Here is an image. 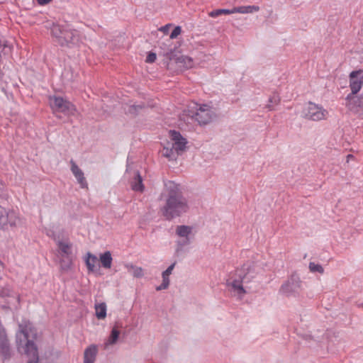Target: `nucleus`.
I'll use <instances>...</instances> for the list:
<instances>
[{
  "label": "nucleus",
  "mask_w": 363,
  "mask_h": 363,
  "mask_svg": "<svg viewBox=\"0 0 363 363\" xmlns=\"http://www.w3.org/2000/svg\"><path fill=\"white\" fill-rule=\"evenodd\" d=\"M49 104L55 113H62L66 116H74L77 112L75 106L61 96H50Z\"/></svg>",
  "instance_id": "obj_9"
},
{
  "label": "nucleus",
  "mask_w": 363,
  "mask_h": 363,
  "mask_svg": "<svg viewBox=\"0 0 363 363\" xmlns=\"http://www.w3.org/2000/svg\"><path fill=\"white\" fill-rule=\"evenodd\" d=\"M234 13V8L231 9H216L213 10L209 13V16L212 18H216L220 15L225 14V15H230Z\"/></svg>",
  "instance_id": "obj_26"
},
{
  "label": "nucleus",
  "mask_w": 363,
  "mask_h": 363,
  "mask_svg": "<svg viewBox=\"0 0 363 363\" xmlns=\"http://www.w3.org/2000/svg\"><path fill=\"white\" fill-rule=\"evenodd\" d=\"M97 352V347L94 345H91L86 348L84 352V363H94Z\"/></svg>",
  "instance_id": "obj_18"
},
{
  "label": "nucleus",
  "mask_w": 363,
  "mask_h": 363,
  "mask_svg": "<svg viewBox=\"0 0 363 363\" xmlns=\"http://www.w3.org/2000/svg\"><path fill=\"white\" fill-rule=\"evenodd\" d=\"M119 335H120L119 330H118V328L116 326H114L111 330V335H110L108 339L105 342L106 346L116 344L118 340Z\"/></svg>",
  "instance_id": "obj_25"
},
{
  "label": "nucleus",
  "mask_w": 363,
  "mask_h": 363,
  "mask_svg": "<svg viewBox=\"0 0 363 363\" xmlns=\"http://www.w3.org/2000/svg\"><path fill=\"white\" fill-rule=\"evenodd\" d=\"M0 354L7 358L10 356V345L6 332L0 320Z\"/></svg>",
  "instance_id": "obj_14"
},
{
  "label": "nucleus",
  "mask_w": 363,
  "mask_h": 363,
  "mask_svg": "<svg viewBox=\"0 0 363 363\" xmlns=\"http://www.w3.org/2000/svg\"><path fill=\"white\" fill-rule=\"evenodd\" d=\"M353 156L352 155H347V161H349L350 159L352 158Z\"/></svg>",
  "instance_id": "obj_35"
},
{
  "label": "nucleus",
  "mask_w": 363,
  "mask_h": 363,
  "mask_svg": "<svg viewBox=\"0 0 363 363\" xmlns=\"http://www.w3.org/2000/svg\"><path fill=\"white\" fill-rule=\"evenodd\" d=\"M303 116L307 119L318 121L326 119L328 116V111L322 106L313 102H308L303 108Z\"/></svg>",
  "instance_id": "obj_10"
},
{
  "label": "nucleus",
  "mask_w": 363,
  "mask_h": 363,
  "mask_svg": "<svg viewBox=\"0 0 363 363\" xmlns=\"http://www.w3.org/2000/svg\"><path fill=\"white\" fill-rule=\"evenodd\" d=\"M175 267V263L169 265L167 269L162 274V283L156 287L157 291H162L168 288L169 285V276L172 274V271Z\"/></svg>",
  "instance_id": "obj_17"
},
{
  "label": "nucleus",
  "mask_w": 363,
  "mask_h": 363,
  "mask_svg": "<svg viewBox=\"0 0 363 363\" xmlns=\"http://www.w3.org/2000/svg\"><path fill=\"white\" fill-rule=\"evenodd\" d=\"M194 228L189 225H178L176 228V234L179 238H183L182 241H178L177 243L180 246L189 245L194 235Z\"/></svg>",
  "instance_id": "obj_12"
},
{
  "label": "nucleus",
  "mask_w": 363,
  "mask_h": 363,
  "mask_svg": "<svg viewBox=\"0 0 363 363\" xmlns=\"http://www.w3.org/2000/svg\"><path fill=\"white\" fill-rule=\"evenodd\" d=\"M259 7L255 5L241 6L234 7V13H252L259 11Z\"/></svg>",
  "instance_id": "obj_21"
},
{
  "label": "nucleus",
  "mask_w": 363,
  "mask_h": 363,
  "mask_svg": "<svg viewBox=\"0 0 363 363\" xmlns=\"http://www.w3.org/2000/svg\"><path fill=\"white\" fill-rule=\"evenodd\" d=\"M52 35L57 39L62 45L77 44L79 41V33L67 24H54L51 28Z\"/></svg>",
  "instance_id": "obj_8"
},
{
  "label": "nucleus",
  "mask_w": 363,
  "mask_h": 363,
  "mask_svg": "<svg viewBox=\"0 0 363 363\" xmlns=\"http://www.w3.org/2000/svg\"><path fill=\"white\" fill-rule=\"evenodd\" d=\"M128 174H130L133 177V179L130 181L132 189L135 191H143L144 189V185L143 184L142 177L138 171L133 170L132 172L129 164L127 165L125 176Z\"/></svg>",
  "instance_id": "obj_13"
},
{
  "label": "nucleus",
  "mask_w": 363,
  "mask_h": 363,
  "mask_svg": "<svg viewBox=\"0 0 363 363\" xmlns=\"http://www.w3.org/2000/svg\"><path fill=\"white\" fill-rule=\"evenodd\" d=\"M95 315L99 320H104L106 317L107 306L104 302L94 305Z\"/></svg>",
  "instance_id": "obj_22"
},
{
  "label": "nucleus",
  "mask_w": 363,
  "mask_h": 363,
  "mask_svg": "<svg viewBox=\"0 0 363 363\" xmlns=\"http://www.w3.org/2000/svg\"><path fill=\"white\" fill-rule=\"evenodd\" d=\"M84 262L89 272H93L98 262V258L96 255L87 252L84 257Z\"/></svg>",
  "instance_id": "obj_20"
},
{
  "label": "nucleus",
  "mask_w": 363,
  "mask_h": 363,
  "mask_svg": "<svg viewBox=\"0 0 363 363\" xmlns=\"http://www.w3.org/2000/svg\"><path fill=\"white\" fill-rule=\"evenodd\" d=\"M169 137L170 141L164 146L162 155L169 160H174L185 150L187 140L176 130H169Z\"/></svg>",
  "instance_id": "obj_6"
},
{
  "label": "nucleus",
  "mask_w": 363,
  "mask_h": 363,
  "mask_svg": "<svg viewBox=\"0 0 363 363\" xmlns=\"http://www.w3.org/2000/svg\"><path fill=\"white\" fill-rule=\"evenodd\" d=\"M182 33V28L180 26H176L174 30L172 31L170 34V38L174 39L177 38L179 35H180Z\"/></svg>",
  "instance_id": "obj_31"
},
{
  "label": "nucleus",
  "mask_w": 363,
  "mask_h": 363,
  "mask_svg": "<svg viewBox=\"0 0 363 363\" xmlns=\"http://www.w3.org/2000/svg\"><path fill=\"white\" fill-rule=\"evenodd\" d=\"M301 281L297 275H292L286 282H284L281 288L280 293L289 296L295 293H298L301 289Z\"/></svg>",
  "instance_id": "obj_11"
},
{
  "label": "nucleus",
  "mask_w": 363,
  "mask_h": 363,
  "mask_svg": "<svg viewBox=\"0 0 363 363\" xmlns=\"http://www.w3.org/2000/svg\"><path fill=\"white\" fill-rule=\"evenodd\" d=\"M309 269L311 272L313 273L318 272L320 274H323L324 272L323 267L320 264H316L315 262L309 263Z\"/></svg>",
  "instance_id": "obj_29"
},
{
  "label": "nucleus",
  "mask_w": 363,
  "mask_h": 363,
  "mask_svg": "<svg viewBox=\"0 0 363 363\" xmlns=\"http://www.w3.org/2000/svg\"><path fill=\"white\" fill-rule=\"evenodd\" d=\"M6 220L5 222V229L7 230L9 227L15 228L21 224V218L18 213L13 210H9L6 216Z\"/></svg>",
  "instance_id": "obj_15"
},
{
  "label": "nucleus",
  "mask_w": 363,
  "mask_h": 363,
  "mask_svg": "<svg viewBox=\"0 0 363 363\" xmlns=\"http://www.w3.org/2000/svg\"><path fill=\"white\" fill-rule=\"evenodd\" d=\"M45 233L56 242L61 269L68 271L73 262L72 244L67 238H65L64 230L57 225L51 224L45 228Z\"/></svg>",
  "instance_id": "obj_4"
},
{
  "label": "nucleus",
  "mask_w": 363,
  "mask_h": 363,
  "mask_svg": "<svg viewBox=\"0 0 363 363\" xmlns=\"http://www.w3.org/2000/svg\"><path fill=\"white\" fill-rule=\"evenodd\" d=\"M167 196L164 205L161 208V212L166 220H171L186 213L189 206L186 198L180 191L179 185L173 182L165 184Z\"/></svg>",
  "instance_id": "obj_2"
},
{
  "label": "nucleus",
  "mask_w": 363,
  "mask_h": 363,
  "mask_svg": "<svg viewBox=\"0 0 363 363\" xmlns=\"http://www.w3.org/2000/svg\"><path fill=\"white\" fill-rule=\"evenodd\" d=\"M7 212L8 211L6 208L0 206V228L1 229H5V222L6 220V216Z\"/></svg>",
  "instance_id": "obj_28"
},
{
  "label": "nucleus",
  "mask_w": 363,
  "mask_h": 363,
  "mask_svg": "<svg viewBox=\"0 0 363 363\" xmlns=\"http://www.w3.org/2000/svg\"><path fill=\"white\" fill-rule=\"evenodd\" d=\"M177 66L183 69H190L194 67V60L186 55H180L175 59Z\"/></svg>",
  "instance_id": "obj_19"
},
{
  "label": "nucleus",
  "mask_w": 363,
  "mask_h": 363,
  "mask_svg": "<svg viewBox=\"0 0 363 363\" xmlns=\"http://www.w3.org/2000/svg\"><path fill=\"white\" fill-rule=\"evenodd\" d=\"M99 260L104 268L110 269L111 267L113 260L111 252L106 251L105 252L100 254Z\"/></svg>",
  "instance_id": "obj_23"
},
{
  "label": "nucleus",
  "mask_w": 363,
  "mask_h": 363,
  "mask_svg": "<svg viewBox=\"0 0 363 363\" xmlns=\"http://www.w3.org/2000/svg\"><path fill=\"white\" fill-rule=\"evenodd\" d=\"M182 117L187 123L195 121L199 125H206L216 119V113L214 108L208 104L193 103L184 110Z\"/></svg>",
  "instance_id": "obj_5"
},
{
  "label": "nucleus",
  "mask_w": 363,
  "mask_h": 363,
  "mask_svg": "<svg viewBox=\"0 0 363 363\" xmlns=\"http://www.w3.org/2000/svg\"><path fill=\"white\" fill-rule=\"evenodd\" d=\"M351 110L363 113V94H362L359 97L357 98L354 108Z\"/></svg>",
  "instance_id": "obj_27"
},
{
  "label": "nucleus",
  "mask_w": 363,
  "mask_h": 363,
  "mask_svg": "<svg viewBox=\"0 0 363 363\" xmlns=\"http://www.w3.org/2000/svg\"><path fill=\"white\" fill-rule=\"evenodd\" d=\"M156 58H157L156 54L153 53V52H150L147 55V56L146 57V62H149V63L154 62L155 61Z\"/></svg>",
  "instance_id": "obj_33"
},
{
  "label": "nucleus",
  "mask_w": 363,
  "mask_h": 363,
  "mask_svg": "<svg viewBox=\"0 0 363 363\" xmlns=\"http://www.w3.org/2000/svg\"><path fill=\"white\" fill-rule=\"evenodd\" d=\"M11 289L9 286L3 288L0 291V295L3 297L11 296Z\"/></svg>",
  "instance_id": "obj_32"
},
{
  "label": "nucleus",
  "mask_w": 363,
  "mask_h": 363,
  "mask_svg": "<svg viewBox=\"0 0 363 363\" xmlns=\"http://www.w3.org/2000/svg\"><path fill=\"white\" fill-rule=\"evenodd\" d=\"M363 86V69L354 70L349 74V87L351 93L349 94L345 101V105L349 109H353L357 98L356 94L361 90Z\"/></svg>",
  "instance_id": "obj_7"
},
{
  "label": "nucleus",
  "mask_w": 363,
  "mask_h": 363,
  "mask_svg": "<svg viewBox=\"0 0 363 363\" xmlns=\"http://www.w3.org/2000/svg\"><path fill=\"white\" fill-rule=\"evenodd\" d=\"M2 265L1 262H0V267Z\"/></svg>",
  "instance_id": "obj_37"
},
{
  "label": "nucleus",
  "mask_w": 363,
  "mask_h": 363,
  "mask_svg": "<svg viewBox=\"0 0 363 363\" xmlns=\"http://www.w3.org/2000/svg\"><path fill=\"white\" fill-rule=\"evenodd\" d=\"M126 268L131 272L132 275L135 278H141L144 276V272L142 267L133 265L132 264H127Z\"/></svg>",
  "instance_id": "obj_24"
},
{
  "label": "nucleus",
  "mask_w": 363,
  "mask_h": 363,
  "mask_svg": "<svg viewBox=\"0 0 363 363\" xmlns=\"http://www.w3.org/2000/svg\"><path fill=\"white\" fill-rule=\"evenodd\" d=\"M279 102V97L277 94H273V96H270L269 99V104H267V108L269 110L273 109V105L277 104Z\"/></svg>",
  "instance_id": "obj_30"
},
{
  "label": "nucleus",
  "mask_w": 363,
  "mask_h": 363,
  "mask_svg": "<svg viewBox=\"0 0 363 363\" xmlns=\"http://www.w3.org/2000/svg\"><path fill=\"white\" fill-rule=\"evenodd\" d=\"M256 273L250 264H244L231 272L226 280V287L230 295L237 300H242L252 291Z\"/></svg>",
  "instance_id": "obj_1"
},
{
  "label": "nucleus",
  "mask_w": 363,
  "mask_h": 363,
  "mask_svg": "<svg viewBox=\"0 0 363 363\" xmlns=\"http://www.w3.org/2000/svg\"><path fill=\"white\" fill-rule=\"evenodd\" d=\"M70 163L71 171L77 179L78 183L80 184L82 188H86L87 186V183L84 178L83 172L73 160H71Z\"/></svg>",
  "instance_id": "obj_16"
},
{
  "label": "nucleus",
  "mask_w": 363,
  "mask_h": 363,
  "mask_svg": "<svg viewBox=\"0 0 363 363\" xmlns=\"http://www.w3.org/2000/svg\"><path fill=\"white\" fill-rule=\"evenodd\" d=\"M170 27V24H167L164 26H162L159 28V30L162 31L164 33H167L169 31V28Z\"/></svg>",
  "instance_id": "obj_34"
},
{
  "label": "nucleus",
  "mask_w": 363,
  "mask_h": 363,
  "mask_svg": "<svg viewBox=\"0 0 363 363\" xmlns=\"http://www.w3.org/2000/svg\"><path fill=\"white\" fill-rule=\"evenodd\" d=\"M17 301L19 302L20 301V298L19 296H17Z\"/></svg>",
  "instance_id": "obj_36"
},
{
  "label": "nucleus",
  "mask_w": 363,
  "mask_h": 363,
  "mask_svg": "<svg viewBox=\"0 0 363 363\" xmlns=\"http://www.w3.org/2000/svg\"><path fill=\"white\" fill-rule=\"evenodd\" d=\"M37 330L29 321L19 324V330L16 334L18 348L28 357L27 363H38V347L34 342L37 338Z\"/></svg>",
  "instance_id": "obj_3"
}]
</instances>
